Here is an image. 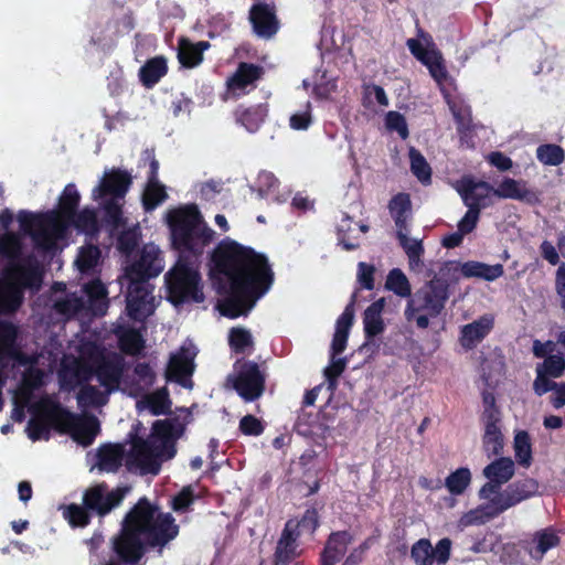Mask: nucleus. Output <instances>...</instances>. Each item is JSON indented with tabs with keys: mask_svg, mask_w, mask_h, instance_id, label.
I'll return each mask as SVG.
<instances>
[{
	"mask_svg": "<svg viewBox=\"0 0 565 565\" xmlns=\"http://www.w3.org/2000/svg\"><path fill=\"white\" fill-rule=\"evenodd\" d=\"M136 398V408L139 414L148 412L153 416L167 415L171 412L172 402L169 391H122Z\"/></svg>",
	"mask_w": 565,
	"mask_h": 565,
	"instance_id": "obj_22",
	"label": "nucleus"
},
{
	"mask_svg": "<svg viewBox=\"0 0 565 565\" xmlns=\"http://www.w3.org/2000/svg\"><path fill=\"white\" fill-rule=\"evenodd\" d=\"M502 484L495 481H488L479 490L481 499H489L491 494H495L489 502L479 509L471 511L467 515V523H484L494 519L507 510L520 504L521 502L535 497L539 493V482L533 478L518 479L509 483L502 491Z\"/></svg>",
	"mask_w": 565,
	"mask_h": 565,
	"instance_id": "obj_7",
	"label": "nucleus"
},
{
	"mask_svg": "<svg viewBox=\"0 0 565 565\" xmlns=\"http://www.w3.org/2000/svg\"><path fill=\"white\" fill-rule=\"evenodd\" d=\"M124 457L122 445H105L98 449L97 466L102 471L116 472L121 467Z\"/></svg>",
	"mask_w": 565,
	"mask_h": 565,
	"instance_id": "obj_36",
	"label": "nucleus"
},
{
	"mask_svg": "<svg viewBox=\"0 0 565 565\" xmlns=\"http://www.w3.org/2000/svg\"><path fill=\"white\" fill-rule=\"evenodd\" d=\"M163 269L159 249L145 246L138 260L127 266L120 285L127 286L126 310L135 321H142L153 312L152 291L154 286L149 282Z\"/></svg>",
	"mask_w": 565,
	"mask_h": 565,
	"instance_id": "obj_4",
	"label": "nucleus"
},
{
	"mask_svg": "<svg viewBox=\"0 0 565 565\" xmlns=\"http://www.w3.org/2000/svg\"><path fill=\"white\" fill-rule=\"evenodd\" d=\"M194 355V352L184 347L178 353L172 354L166 370L167 382L179 384L183 388H192Z\"/></svg>",
	"mask_w": 565,
	"mask_h": 565,
	"instance_id": "obj_18",
	"label": "nucleus"
},
{
	"mask_svg": "<svg viewBox=\"0 0 565 565\" xmlns=\"http://www.w3.org/2000/svg\"><path fill=\"white\" fill-rule=\"evenodd\" d=\"M199 497L195 495L192 484L184 486L171 500V508L174 512L183 513L194 503Z\"/></svg>",
	"mask_w": 565,
	"mask_h": 565,
	"instance_id": "obj_54",
	"label": "nucleus"
},
{
	"mask_svg": "<svg viewBox=\"0 0 565 565\" xmlns=\"http://www.w3.org/2000/svg\"><path fill=\"white\" fill-rule=\"evenodd\" d=\"M139 233L137 228L122 231L117 237V248L126 256L131 255L138 246Z\"/></svg>",
	"mask_w": 565,
	"mask_h": 565,
	"instance_id": "obj_56",
	"label": "nucleus"
},
{
	"mask_svg": "<svg viewBox=\"0 0 565 565\" xmlns=\"http://www.w3.org/2000/svg\"><path fill=\"white\" fill-rule=\"evenodd\" d=\"M471 481V472L468 468L461 467L451 472L445 480V487L454 494L459 495L465 492Z\"/></svg>",
	"mask_w": 565,
	"mask_h": 565,
	"instance_id": "obj_48",
	"label": "nucleus"
},
{
	"mask_svg": "<svg viewBox=\"0 0 565 565\" xmlns=\"http://www.w3.org/2000/svg\"><path fill=\"white\" fill-rule=\"evenodd\" d=\"M385 126L390 131H395L402 139L408 138L409 131L404 115L391 110L385 116Z\"/></svg>",
	"mask_w": 565,
	"mask_h": 565,
	"instance_id": "obj_58",
	"label": "nucleus"
},
{
	"mask_svg": "<svg viewBox=\"0 0 565 565\" xmlns=\"http://www.w3.org/2000/svg\"><path fill=\"white\" fill-rule=\"evenodd\" d=\"M385 288L393 291L398 297L409 299L412 297L409 280L399 268H393L390 270L386 277Z\"/></svg>",
	"mask_w": 565,
	"mask_h": 565,
	"instance_id": "obj_46",
	"label": "nucleus"
},
{
	"mask_svg": "<svg viewBox=\"0 0 565 565\" xmlns=\"http://www.w3.org/2000/svg\"><path fill=\"white\" fill-rule=\"evenodd\" d=\"M481 379L486 388H497L505 377V356L500 348H494L482 358L480 363Z\"/></svg>",
	"mask_w": 565,
	"mask_h": 565,
	"instance_id": "obj_26",
	"label": "nucleus"
},
{
	"mask_svg": "<svg viewBox=\"0 0 565 565\" xmlns=\"http://www.w3.org/2000/svg\"><path fill=\"white\" fill-rule=\"evenodd\" d=\"M356 302V291L351 296L350 302L345 306L343 312L337 319L335 331L342 332L349 335L350 329L354 321V306Z\"/></svg>",
	"mask_w": 565,
	"mask_h": 565,
	"instance_id": "obj_57",
	"label": "nucleus"
},
{
	"mask_svg": "<svg viewBox=\"0 0 565 565\" xmlns=\"http://www.w3.org/2000/svg\"><path fill=\"white\" fill-rule=\"evenodd\" d=\"M482 406L483 411L480 415L483 425L482 449L490 459L503 452L502 414L491 391H482Z\"/></svg>",
	"mask_w": 565,
	"mask_h": 565,
	"instance_id": "obj_13",
	"label": "nucleus"
},
{
	"mask_svg": "<svg viewBox=\"0 0 565 565\" xmlns=\"http://www.w3.org/2000/svg\"><path fill=\"white\" fill-rule=\"evenodd\" d=\"M180 525L170 512L141 497L122 519L119 533L113 539V551L118 561L104 565H136L148 548H164L175 540Z\"/></svg>",
	"mask_w": 565,
	"mask_h": 565,
	"instance_id": "obj_2",
	"label": "nucleus"
},
{
	"mask_svg": "<svg viewBox=\"0 0 565 565\" xmlns=\"http://www.w3.org/2000/svg\"><path fill=\"white\" fill-rule=\"evenodd\" d=\"M248 20L254 34L263 40H271L280 29L274 3L263 1L253 3L248 11Z\"/></svg>",
	"mask_w": 565,
	"mask_h": 565,
	"instance_id": "obj_16",
	"label": "nucleus"
},
{
	"mask_svg": "<svg viewBox=\"0 0 565 565\" xmlns=\"http://www.w3.org/2000/svg\"><path fill=\"white\" fill-rule=\"evenodd\" d=\"M411 558L416 565H434L433 545L428 539H419L411 548Z\"/></svg>",
	"mask_w": 565,
	"mask_h": 565,
	"instance_id": "obj_52",
	"label": "nucleus"
},
{
	"mask_svg": "<svg viewBox=\"0 0 565 565\" xmlns=\"http://www.w3.org/2000/svg\"><path fill=\"white\" fill-rule=\"evenodd\" d=\"M565 359L561 354H550L536 366V379L533 388H565V383L557 384L552 379L563 375Z\"/></svg>",
	"mask_w": 565,
	"mask_h": 565,
	"instance_id": "obj_23",
	"label": "nucleus"
},
{
	"mask_svg": "<svg viewBox=\"0 0 565 565\" xmlns=\"http://www.w3.org/2000/svg\"><path fill=\"white\" fill-rule=\"evenodd\" d=\"M41 415L49 420V434L67 435L83 447L90 446L100 433V424L95 415L71 412L61 403L58 394L55 403L41 404Z\"/></svg>",
	"mask_w": 565,
	"mask_h": 565,
	"instance_id": "obj_8",
	"label": "nucleus"
},
{
	"mask_svg": "<svg viewBox=\"0 0 565 565\" xmlns=\"http://www.w3.org/2000/svg\"><path fill=\"white\" fill-rule=\"evenodd\" d=\"M408 157L411 161V171L417 178L419 182L427 185L431 183V168L427 162L426 158L423 153L411 147L408 151Z\"/></svg>",
	"mask_w": 565,
	"mask_h": 565,
	"instance_id": "obj_44",
	"label": "nucleus"
},
{
	"mask_svg": "<svg viewBox=\"0 0 565 565\" xmlns=\"http://www.w3.org/2000/svg\"><path fill=\"white\" fill-rule=\"evenodd\" d=\"M267 114L268 106L266 104L252 105L249 107L239 105L234 110V118L248 132H256L264 124Z\"/></svg>",
	"mask_w": 565,
	"mask_h": 565,
	"instance_id": "obj_33",
	"label": "nucleus"
},
{
	"mask_svg": "<svg viewBox=\"0 0 565 565\" xmlns=\"http://www.w3.org/2000/svg\"><path fill=\"white\" fill-rule=\"evenodd\" d=\"M122 360L114 355L111 358L102 356L96 361L93 367V375H96L104 388H120L119 382L122 376Z\"/></svg>",
	"mask_w": 565,
	"mask_h": 565,
	"instance_id": "obj_30",
	"label": "nucleus"
},
{
	"mask_svg": "<svg viewBox=\"0 0 565 565\" xmlns=\"http://www.w3.org/2000/svg\"><path fill=\"white\" fill-rule=\"evenodd\" d=\"M89 307L95 313L104 315L107 308V289L99 279H93L84 285L83 288Z\"/></svg>",
	"mask_w": 565,
	"mask_h": 565,
	"instance_id": "obj_42",
	"label": "nucleus"
},
{
	"mask_svg": "<svg viewBox=\"0 0 565 565\" xmlns=\"http://www.w3.org/2000/svg\"><path fill=\"white\" fill-rule=\"evenodd\" d=\"M211 47L209 41L192 42L188 36L178 39L177 57L184 68H195L203 62V53Z\"/></svg>",
	"mask_w": 565,
	"mask_h": 565,
	"instance_id": "obj_32",
	"label": "nucleus"
},
{
	"mask_svg": "<svg viewBox=\"0 0 565 565\" xmlns=\"http://www.w3.org/2000/svg\"><path fill=\"white\" fill-rule=\"evenodd\" d=\"M299 536L300 532L292 529V521H287L277 541L271 565H290L301 555L302 551L298 544Z\"/></svg>",
	"mask_w": 565,
	"mask_h": 565,
	"instance_id": "obj_21",
	"label": "nucleus"
},
{
	"mask_svg": "<svg viewBox=\"0 0 565 565\" xmlns=\"http://www.w3.org/2000/svg\"><path fill=\"white\" fill-rule=\"evenodd\" d=\"M132 184L131 174L119 168H113L110 171L105 172L98 186L93 190L94 199H103L110 196V199H124L129 188Z\"/></svg>",
	"mask_w": 565,
	"mask_h": 565,
	"instance_id": "obj_19",
	"label": "nucleus"
},
{
	"mask_svg": "<svg viewBox=\"0 0 565 565\" xmlns=\"http://www.w3.org/2000/svg\"><path fill=\"white\" fill-rule=\"evenodd\" d=\"M65 224H73L75 228L85 234H96L99 231L97 215L94 210L85 207L82 211H76L74 217L62 222Z\"/></svg>",
	"mask_w": 565,
	"mask_h": 565,
	"instance_id": "obj_43",
	"label": "nucleus"
},
{
	"mask_svg": "<svg viewBox=\"0 0 565 565\" xmlns=\"http://www.w3.org/2000/svg\"><path fill=\"white\" fill-rule=\"evenodd\" d=\"M231 377H228V382ZM266 374L254 361H243L235 364V375L227 388H265Z\"/></svg>",
	"mask_w": 565,
	"mask_h": 565,
	"instance_id": "obj_24",
	"label": "nucleus"
},
{
	"mask_svg": "<svg viewBox=\"0 0 565 565\" xmlns=\"http://www.w3.org/2000/svg\"><path fill=\"white\" fill-rule=\"evenodd\" d=\"M561 544V537L553 527H545L536 531L531 541L525 542L524 550L532 559L541 562L544 555Z\"/></svg>",
	"mask_w": 565,
	"mask_h": 565,
	"instance_id": "obj_31",
	"label": "nucleus"
},
{
	"mask_svg": "<svg viewBox=\"0 0 565 565\" xmlns=\"http://www.w3.org/2000/svg\"><path fill=\"white\" fill-rule=\"evenodd\" d=\"M422 64L427 67L430 76L434 78L437 85H444L449 78V73L447 71L443 53L435 46L434 43H431L430 46V54Z\"/></svg>",
	"mask_w": 565,
	"mask_h": 565,
	"instance_id": "obj_40",
	"label": "nucleus"
},
{
	"mask_svg": "<svg viewBox=\"0 0 565 565\" xmlns=\"http://www.w3.org/2000/svg\"><path fill=\"white\" fill-rule=\"evenodd\" d=\"M194 265L178 260L166 274L167 299L172 305L201 303L205 300L202 278Z\"/></svg>",
	"mask_w": 565,
	"mask_h": 565,
	"instance_id": "obj_10",
	"label": "nucleus"
},
{
	"mask_svg": "<svg viewBox=\"0 0 565 565\" xmlns=\"http://www.w3.org/2000/svg\"><path fill=\"white\" fill-rule=\"evenodd\" d=\"M81 202V194L74 183L65 185L58 199V210L55 211L58 220L65 222L74 217L75 212L78 210Z\"/></svg>",
	"mask_w": 565,
	"mask_h": 565,
	"instance_id": "obj_37",
	"label": "nucleus"
},
{
	"mask_svg": "<svg viewBox=\"0 0 565 565\" xmlns=\"http://www.w3.org/2000/svg\"><path fill=\"white\" fill-rule=\"evenodd\" d=\"M183 433L178 420H157L149 439L135 436L127 456V466H135L145 473L157 475L161 461L172 459L177 454V439Z\"/></svg>",
	"mask_w": 565,
	"mask_h": 565,
	"instance_id": "obj_6",
	"label": "nucleus"
},
{
	"mask_svg": "<svg viewBox=\"0 0 565 565\" xmlns=\"http://www.w3.org/2000/svg\"><path fill=\"white\" fill-rule=\"evenodd\" d=\"M114 391H77L76 399L79 407L87 413V409H99L109 402V395Z\"/></svg>",
	"mask_w": 565,
	"mask_h": 565,
	"instance_id": "obj_45",
	"label": "nucleus"
},
{
	"mask_svg": "<svg viewBox=\"0 0 565 565\" xmlns=\"http://www.w3.org/2000/svg\"><path fill=\"white\" fill-rule=\"evenodd\" d=\"M455 189L460 195L463 204L468 207L463 217L458 222V231L463 235L470 234L478 225L481 211L489 207L487 193L478 194L476 191L475 178L463 175L456 181Z\"/></svg>",
	"mask_w": 565,
	"mask_h": 565,
	"instance_id": "obj_14",
	"label": "nucleus"
},
{
	"mask_svg": "<svg viewBox=\"0 0 565 565\" xmlns=\"http://www.w3.org/2000/svg\"><path fill=\"white\" fill-rule=\"evenodd\" d=\"M536 158L544 166H559L565 160V151L558 145L543 143L536 149Z\"/></svg>",
	"mask_w": 565,
	"mask_h": 565,
	"instance_id": "obj_49",
	"label": "nucleus"
},
{
	"mask_svg": "<svg viewBox=\"0 0 565 565\" xmlns=\"http://www.w3.org/2000/svg\"><path fill=\"white\" fill-rule=\"evenodd\" d=\"M239 431L245 436H260L265 430L263 420L252 414L243 416L238 425Z\"/></svg>",
	"mask_w": 565,
	"mask_h": 565,
	"instance_id": "obj_60",
	"label": "nucleus"
},
{
	"mask_svg": "<svg viewBox=\"0 0 565 565\" xmlns=\"http://www.w3.org/2000/svg\"><path fill=\"white\" fill-rule=\"evenodd\" d=\"M18 222L21 231L31 236L34 245L44 250L52 249L56 239L65 232V224L58 220L55 211L33 213L22 210L18 213Z\"/></svg>",
	"mask_w": 565,
	"mask_h": 565,
	"instance_id": "obj_11",
	"label": "nucleus"
},
{
	"mask_svg": "<svg viewBox=\"0 0 565 565\" xmlns=\"http://www.w3.org/2000/svg\"><path fill=\"white\" fill-rule=\"evenodd\" d=\"M494 327V318L491 315H483L477 320L460 328L459 343L466 351L473 350Z\"/></svg>",
	"mask_w": 565,
	"mask_h": 565,
	"instance_id": "obj_27",
	"label": "nucleus"
},
{
	"mask_svg": "<svg viewBox=\"0 0 565 565\" xmlns=\"http://www.w3.org/2000/svg\"><path fill=\"white\" fill-rule=\"evenodd\" d=\"M18 327L11 321L0 320V388L9 379L10 360L19 355L17 349Z\"/></svg>",
	"mask_w": 565,
	"mask_h": 565,
	"instance_id": "obj_20",
	"label": "nucleus"
},
{
	"mask_svg": "<svg viewBox=\"0 0 565 565\" xmlns=\"http://www.w3.org/2000/svg\"><path fill=\"white\" fill-rule=\"evenodd\" d=\"M127 492L128 488L109 489L106 482H99L88 487L82 499L94 515L104 519L122 503Z\"/></svg>",
	"mask_w": 565,
	"mask_h": 565,
	"instance_id": "obj_15",
	"label": "nucleus"
},
{
	"mask_svg": "<svg viewBox=\"0 0 565 565\" xmlns=\"http://www.w3.org/2000/svg\"><path fill=\"white\" fill-rule=\"evenodd\" d=\"M514 452L518 462L529 467L532 461L531 437L526 430H520L514 436Z\"/></svg>",
	"mask_w": 565,
	"mask_h": 565,
	"instance_id": "obj_50",
	"label": "nucleus"
},
{
	"mask_svg": "<svg viewBox=\"0 0 565 565\" xmlns=\"http://www.w3.org/2000/svg\"><path fill=\"white\" fill-rule=\"evenodd\" d=\"M411 209L409 194L404 192L395 194L388 202V210L392 216H407Z\"/></svg>",
	"mask_w": 565,
	"mask_h": 565,
	"instance_id": "obj_62",
	"label": "nucleus"
},
{
	"mask_svg": "<svg viewBox=\"0 0 565 565\" xmlns=\"http://www.w3.org/2000/svg\"><path fill=\"white\" fill-rule=\"evenodd\" d=\"M449 298L447 280L435 276L422 286L407 301L405 317L412 321L415 313L427 312L431 318L438 317Z\"/></svg>",
	"mask_w": 565,
	"mask_h": 565,
	"instance_id": "obj_12",
	"label": "nucleus"
},
{
	"mask_svg": "<svg viewBox=\"0 0 565 565\" xmlns=\"http://www.w3.org/2000/svg\"><path fill=\"white\" fill-rule=\"evenodd\" d=\"M210 262L217 291L223 296L218 310L226 318L247 316L274 284L267 256L230 237L217 243Z\"/></svg>",
	"mask_w": 565,
	"mask_h": 565,
	"instance_id": "obj_1",
	"label": "nucleus"
},
{
	"mask_svg": "<svg viewBox=\"0 0 565 565\" xmlns=\"http://www.w3.org/2000/svg\"><path fill=\"white\" fill-rule=\"evenodd\" d=\"M168 73L167 58L163 55H158L149 58L139 68V79L146 88H152L157 85L162 77Z\"/></svg>",
	"mask_w": 565,
	"mask_h": 565,
	"instance_id": "obj_35",
	"label": "nucleus"
},
{
	"mask_svg": "<svg viewBox=\"0 0 565 565\" xmlns=\"http://www.w3.org/2000/svg\"><path fill=\"white\" fill-rule=\"evenodd\" d=\"M353 540V535L347 530L331 532L320 554L321 565H335L339 563Z\"/></svg>",
	"mask_w": 565,
	"mask_h": 565,
	"instance_id": "obj_29",
	"label": "nucleus"
},
{
	"mask_svg": "<svg viewBox=\"0 0 565 565\" xmlns=\"http://www.w3.org/2000/svg\"><path fill=\"white\" fill-rule=\"evenodd\" d=\"M121 199H106L103 203V222L113 234L126 224Z\"/></svg>",
	"mask_w": 565,
	"mask_h": 565,
	"instance_id": "obj_39",
	"label": "nucleus"
},
{
	"mask_svg": "<svg viewBox=\"0 0 565 565\" xmlns=\"http://www.w3.org/2000/svg\"><path fill=\"white\" fill-rule=\"evenodd\" d=\"M100 249L95 245L82 247L75 260L78 270L83 274L93 270L99 262Z\"/></svg>",
	"mask_w": 565,
	"mask_h": 565,
	"instance_id": "obj_51",
	"label": "nucleus"
},
{
	"mask_svg": "<svg viewBox=\"0 0 565 565\" xmlns=\"http://www.w3.org/2000/svg\"><path fill=\"white\" fill-rule=\"evenodd\" d=\"M476 191L478 194L483 195L487 193V202L488 206H491L493 204V196L501 198V199H514V200H522L525 198L526 190H522L520 188V182L511 179V178H504L499 186L494 189L490 183L482 180H476Z\"/></svg>",
	"mask_w": 565,
	"mask_h": 565,
	"instance_id": "obj_28",
	"label": "nucleus"
},
{
	"mask_svg": "<svg viewBox=\"0 0 565 565\" xmlns=\"http://www.w3.org/2000/svg\"><path fill=\"white\" fill-rule=\"evenodd\" d=\"M264 68L259 65L242 62L235 73L226 81L228 92L234 96H242L248 92V86L255 87V83L262 78Z\"/></svg>",
	"mask_w": 565,
	"mask_h": 565,
	"instance_id": "obj_25",
	"label": "nucleus"
},
{
	"mask_svg": "<svg viewBox=\"0 0 565 565\" xmlns=\"http://www.w3.org/2000/svg\"><path fill=\"white\" fill-rule=\"evenodd\" d=\"M319 526V513L316 508H309L305 511L301 519L297 522H292V529L301 532H308L310 534L315 533V531Z\"/></svg>",
	"mask_w": 565,
	"mask_h": 565,
	"instance_id": "obj_59",
	"label": "nucleus"
},
{
	"mask_svg": "<svg viewBox=\"0 0 565 565\" xmlns=\"http://www.w3.org/2000/svg\"><path fill=\"white\" fill-rule=\"evenodd\" d=\"M385 303V298L382 297L373 301L363 312V331L367 341L373 340L385 330L382 318Z\"/></svg>",
	"mask_w": 565,
	"mask_h": 565,
	"instance_id": "obj_34",
	"label": "nucleus"
},
{
	"mask_svg": "<svg viewBox=\"0 0 565 565\" xmlns=\"http://www.w3.org/2000/svg\"><path fill=\"white\" fill-rule=\"evenodd\" d=\"M13 393V408L11 418L17 423L25 419V411L31 414L25 431L32 441L50 440L49 420L43 419L41 415L42 403H55L57 392L49 393L47 391H11Z\"/></svg>",
	"mask_w": 565,
	"mask_h": 565,
	"instance_id": "obj_9",
	"label": "nucleus"
},
{
	"mask_svg": "<svg viewBox=\"0 0 565 565\" xmlns=\"http://www.w3.org/2000/svg\"><path fill=\"white\" fill-rule=\"evenodd\" d=\"M44 372L33 365L25 369L21 384L15 388H41L43 386Z\"/></svg>",
	"mask_w": 565,
	"mask_h": 565,
	"instance_id": "obj_63",
	"label": "nucleus"
},
{
	"mask_svg": "<svg viewBox=\"0 0 565 565\" xmlns=\"http://www.w3.org/2000/svg\"><path fill=\"white\" fill-rule=\"evenodd\" d=\"M167 198L168 194L164 185L159 181H147V186L142 195V204L146 211L154 210Z\"/></svg>",
	"mask_w": 565,
	"mask_h": 565,
	"instance_id": "obj_47",
	"label": "nucleus"
},
{
	"mask_svg": "<svg viewBox=\"0 0 565 565\" xmlns=\"http://www.w3.org/2000/svg\"><path fill=\"white\" fill-rule=\"evenodd\" d=\"M228 344L235 353H244L248 347L253 345L252 334L244 328H232Z\"/></svg>",
	"mask_w": 565,
	"mask_h": 565,
	"instance_id": "obj_55",
	"label": "nucleus"
},
{
	"mask_svg": "<svg viewBox=\"0 0 565 565\" xmlns=\"http://www.w3.org/2000/svg\"><path fill=\"white\" fill-rule=\"evenodd\" d=\"M514 471L513 460L510 457H500L484 467L483 476L490 481L504 484L513 477Z\"/></svg>",
	"mask_w": 565,
	"mask_h": 565,
	"instance_id": "obj_38",
	"label": "nucleus"
},
{
	"mask_svg": "<svg viewBox=\"0 0 565 565\" xmlns=\"http://www.w3.org/2000/svg\"><path fill=\"white\" fill-rule=\"evenodd\" d=\"M375 267L372 264L360 262L358 264L356 279L361 289L373 290L375 286Z\"/></svg>",
	"mask_w": 565,
	"mask_h": 565,
	"instance_id": "obj_61",
	"label": "nucleus"
},
{
	"mask_svg": "<svg viewBox=\"0 0 565 565\" xmlns=\"http://www.w3.org/2000/svg\"><path fill=\"white\" fill-rule=\"evenodd\" d=\"M62 515L71 525V527L83 529L89 525L92 521V516L94 515L92 511L86 508V504L82 501V504L70 503L61 507Z\"/></svg>",
	"mask_w": 565,
	"mask_h": 565,
	"instance_id": "obj_41",
	"label": "nucleus"
},
{
	"mask_svg": "<svg viewBox=\"0 0 565 565\" xmlns=\"http://www.w3.org/2000/svg\"><path fill=\"white\" fill-rule=\"evenodd\" d=\"M57 375L60 388H96L88 384L93 366L75 356L62 361Z\"/></svg>",
	"mask_w": 565,
	"mask_h": 565,
	"instance_id": "obj_17",
	"label": "nucleus"
},
{
	"mask_svg": "<svg viewBox=\"0 0 565 565\" xmlns=\"http://www.w3.org/2000/svg\"><path fill=\"white\" fill-rule=\"evenodd\" d=\"M0 255L8 259L0 279V315H13L23 305L25 290L41 288L43 271L33 254L23 256V244L15 233L0 238Z\"/></svg>",
	"mask_w": 565,
	"mask_h": 565,
	"instance_id": "obj_3",
	"label": "nucleus"
},
{
	"mask_svg": "<svg viewBox=\"0 0 565 565\" xmlns=\"http://www.w3.org/2000/svg\"><path fill=\"white\" fill-rule=\"evenodd\" d=\"M347 366V360L343 358L332 356L330 365H328L324 371V377L328 382L327 388H335L338 384V377L342 374Z\"/></svg>",
	"mask_w": 565,
	"mask_h": 565,
	"instance_id": "obj_64",
	"label": "nucleus"
},
{
	"mask_svg": "<svg viewBox=\"0 0 565 565\" xmlns=\"http://www.w3.org/2000/svg\"><path fill=\"white\" fill-rule=\"evenodd\" d=\"M352 224L353 221L349 216H347L338 226V242L339 245H341L345 250H354L360 246V243L358 242V236L351 235V232L354 231V228H352Z\"/></svg>",
	"mask_w": 565,
	"mask_h": 565,
	"instance_id": "obj_53",
	"label": "nucleus"
},
{
	"mask_svg": "<svg viewBox=\"0 0 565 565\" xmlns=\"http://www.w3.org/2000/svg\"><path fill=\"white\" fill-rule=\"evenodd\" d=\"M168 226L178 260L199 264L215 233L204 222L198 206L189 204L172 210L168 214Z\"/></svg>",
	"mask_w": 565,
	"mask_h": 565,
	"instance_id": "obj_5",
	"label": "nucleus"
}]
</instances>
